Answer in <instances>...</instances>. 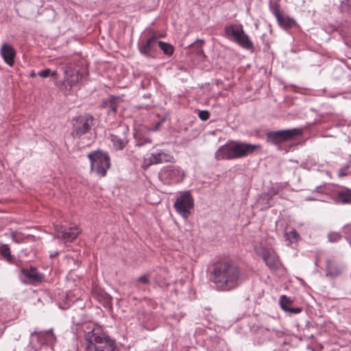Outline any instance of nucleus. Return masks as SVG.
I'll list each match as a JSON object with an SVG mask.
<instances>
[{"instance_id":"9b49d317","label":"nucleus","mask_w":351,"mask_h":351,"mask_svg":"<svg viewBox=\"0 0 351 351\" xmlns=\"http://www.w3.org/2000/svg\"><path fill=\"white\" fill-rule=\"evenodd\" d=\"M19 277L23 283L31 285H37L41 282L44 278L43 274L33 266L21 268Z\"/></svg>"},{"instance_id":"20e7f679","label":"nucleus","mask_w":351,"mask_h":351,"mask_svg":"<svg viewBox=\"0 0 351 351\" xmlns=\"http://www.w3.org/2000/svg\"><path fill=\"white\" fill-rule=\"evenodd\" d=\"M224 36L237 43L242 48L254 51V47L241 24H228L224 27Z\"/></svg>"},{"instance_id":"a19ab883","label":"nucleus","mask_w":351,"mask_h":351,"mask_svg":"<svg viewBox=\"0 0 351 351\" xmlns=\"http://www.w3.org/2000/svg\"><path fill=\"white\" fill-rule=\"evenodd\" d=\"M152 143V141L151 139L149 138H146L145 141H144V143H143L141 145H143L145 143Z\"/></svg>"},{"instance_id":"6e6552de","label":"nucleus","mask_w":351,"mask_h":351,"mask_svg":"<svg viewBox=\"0 0 351 351\" xmlns=\"http://www.w3.org/2000/svg\"><path fill=\"white\" fill-rule=\"evenodd\" d=\"M176 211L184 219H187L191 215V210L194 207V200L190 191H186L176 199L174 202Z\"/></svg>"},{"instance_id":"b1692460","label":"nucleus","mask_w":351,"mask_h":351,"mask_svg":"<svg viewBox=\"0 0 351 351\" xmlns=\"http://www.w3.org/2000/svg\"><path fill=\"white\" fill-rule=\"evenodd\" d=\"M0 254L9 263H13L14 258L11 254L10 248L8 245L3 244L0 247Z\"/></svg>"},{"instance_id":"39448f33","label":"nucleus","mask_w":351,"mask_h":351,"mask_svg":"<svg viewBox=\"0 0 351 351\" xmlns=\"http://www.w3.org/2000/svg\"><path fill=\"white\" fill-rule=\"evenodd\" d=\"M56 341V337L52 329L45 331H34L30 335L28 348L34 351H46L51 349Z\"/></svg>"},{"instance_id":"dca6fc26","label":"nucleus","mask_w":351,"mask_h":351,"mask_svg":"<svg viewBox=\"0 0 351 351\" xmlns=\"http://www.w3.org/2000/svg\"><path fill=\"white\" fill-rule=\"evenodd\" d=\"M331 199L337 204L351 205V189L347 187L335 191L331 195Z\"/></svg>"},{"instance_id":"423d86ee","label":"nucleus","mask_w":351,"mask_h":351,"mask_svg":"<svg viewBox=\"0 0 351 351\" xmlns=\"http://www.w3.org/2000/svg\"><path fill=\"white\" fill-rule=\"evenodd\" d=\"M90 162V171L99 177H104L110 167V158L107 152L98 149L87 155Z\"/></svg>"},{"instance_id":"a18cd8bd","label":"nucleus","mask_w":351,"mask_h":351,"mask_svg":"<svg viewBox=\"0 0 351 351\" xmlns=\"http://www.w3.org/2000/svg\"><path fill=\"white\" fill-rule=\"evenodd\" d=\"M166 119L165 118H162L160 121H159V122H161V125L165 121Z\"/></svg>"},{"instance_id":"c85d7f7f","label":"nucleus","mask_w":351,"mask_h":351,"mask_svg":"<svg viewBox=\"0 0 351 351\" xmlns=\"http://www.w3.org/2000/svg\"><path fill=\"white\" fill-rule=\"evenodd\" d=\"M341 8L342 12H346L351 14V0L342 1Z\"/></svg>"},{"instance_id":"5701e85b","label":"nucleus","mask_w":351,"mask_h":351,"mask_svg":"<svg viewBox=\"0 0 351 351\" xmlns=\"http://www.w3.org/2000/svg\"><path fill=\"white\" fill-rule=\"evenodd\" d=\"M279 25L284 29H289L294 27L296 25V22L293 19L289 16H282L280 21H277Z\"/></svg>"},{"instance_id":"c756f323","label":"nucleus","mask_w":351,"mask_h":351,"mask_svg":"<svg viewBox=\"0 0 351 351\" xmlns=\"http://www.w3.org/2000/svg\"><path fill=\"white\" fill-rule=\"evenodd\" d=\"M11 237L12 241L16 243H21L23 242L25 239L23 234L19 232H12Z\"/></svg>"},{"instance_id":"aec40b11","label":"nucleus","mask_w":351,"mask_h":351,"mask_svg":"<svg viewBox=\"0 0 351 351\" xmlns=\"http://www.w3.org/2000/svg\"><path fill=\"white\" fill-rule=\"evenodd\" d=\"M342 268L336 261L328 260L326 261V276L331 278H337L341 274Z\"/></svg>"},{"instance_id":"79ce46f5","label":"nucleus","mask_w":351,"mask_h":351,"mask_svg":"<svg viewBox=\"0 0 351 351\" xmlns=\"http://www.w3.org/2000/svg\"><path fill=\"white\" fill-rule=\"evenodd\" d=\"M351 228V226L346 225L343 227V230L345 232H346L348 230H350Z\"/></svg>"},{"instance_id":"f704fd0d","label":"nucleus","mask_w":351,"mask_h":351,"mask_svg":"<svg viewBox=\"0 0 351 351\" xmlns=\"http://www.w3.org/2000/svg\"><path fill=\"white\" fill-rule=\"evenodd\" d=\"M278 193V189H276L274 187L270 188L269 191H268V193H267V194L266 195V196L268 197L267 202H269L270 200L271 196L277 195ZM268 204H269V202H268Z\"/></svg>"},{"instance_id":"37998d69","label":"nucleus","mask_w":351,"mask_h":351,"mask_svg":"<svg viewBox=\"0 0 351 351\" xmlns=\"http://www.w3.org/2000/svg\"><path fill=\"white\" fill-rule=\"evenodd\" d=\"M306 199H307V200H309V201H313V200H315V198H313V197H307V198H306Z\"/></svg>"},{"instance_id":"f257e3e1","label":"nucleus","mask_w":351,"mask_h":351,"mask_svg":"<svg viewBox=\"0 0 351 351\" xmlns=\"http://www.w3.org/2000/svg\"><path fill=\"white\" fill-rule=\"evenodd\" d=\"M209 280L219 291H231L239 287L244 280L241 269L232 260L221 259L210 267Z\"/></svg>"},{"instance_id":"7ed1b4c3","label":"nucleus","mask_w":351,"mask_h":351,"mask_svg":"<svg viewBox=\"0 0 351 351\" xmlns=\"http://www.w3.org/2000/svg\"><path fill=\"white\" fill-rule=\"evenodd\" d=\"M86 351H119L116 342L99 329H92L86 332Z\"/></svg>"},{"instance_id":"f03ea898","label":"nucleus","mask_w":351,"mask_h":351,"mask_svg":"<svg viewBox=\"0 0 351 351\" xmlns=\"http://www.w3.org/2000/svg\"><path fill=\"white\" fill-rule=\"evenodd\" d=\"M261 147L260 145L232 141L230 144L221 146L217 150L215 157L218 160L240 158L253 154Z\"/></svg>"},{"instance_id":"bb28decb","label":"nucleus","mask_w":351,"mask_h":351,"mask_svg":"<svg viewBox=\"0 0 351 351\" xmlns=\"http://www.w3.org/2000/svg\"><path fill=\"white\" fill-rule=\"evenodd\" d=\"M284 236L285 239L289 241V243H291L293 240L297 241L299 237V234L295 230L285 232Z\"/></svg>"},{"instance_id":"4468645a","label":"nucleus","mask_w":351,"mask_h":351,"mask_svg":"<svg viewBox=\"0 0 351 351\" xmlns=\"http://www.w3.org/2000/svg\"><path fill=\"white\" fill-rule=\"evenodd\" d=\"M160 176L167 182H178L183 179L184 173L178 167L168 165L162 169Z\"/></svg>"},{"instance_id":"58836bf2","label":"nucleus","mask_w":351,"mask_h":351,"mask_svg":"<svg viewBox=\"0 0 351 351\" xmlns=\"http://www.w3.org/2000/svg\"><path fill=\"white\" fill-rule=\"evenodd\" d=\"M160 126H161V122L158 121V122L155 124V126H154V131H157V130H158L160 129Z\"/></svg>"},{"instance_id":"412c9836","label":"nucleus","mask_w":351,"mask_h":351,"mask_svg":"<svg viewBox=\"0 0 351 351\" xmlns=\"http://www.w3.org/2000/svg\"><path fill=\"white\" fill-rule=\"evenodd\" d=\"M203 43L202 40H198L189 45L190 52L195 54L197 58L201 60H203L206 57L203 51Z\"/></svg>"},{"instance_id":"ddd939ff","label":"nucleus","mask_w":351,"mask_h":351,"mask_svg":"<svg viewBox=\"0 0 351 351\" xmlns=\"http://www.w3.org/2000/svg\"><path fill=\"white\" fill-rule=\"evenodd\" d=\"M56 238L62 239L64 242H71L76 239L80 231L75 226L73 227H66L62 225H56Z\"/></svg>"},{"instance_id":"72a5a7b5","label":"nucleus","mask_w":351,"mask_h":351,"mask_svg":"<svg viewBox=\"0 0 351 351\" xmlns=\"http://www.w3.org/2000/svg\"><path fill=\"white\" fill-rule=\"evenodd\" d=\"M350 166L348 165L344 166L343 167L341 168L338 171V176L339 177H343L346 176L348 174V171L349 169Z\"/></svg>"},{"instance_id":"7c9ffc66","label":"nucleus","mask_w":351,"mask_h":351,"mask_svg":"<svg viewBox=\"0 0 351 351\" xmlns=\"http://www.w3.org/2000/svg\"><path fill=\"white\" fill-rule=\"evenodd\" d=\"M328 239L330 242H337L341 239V235L338 232H330Z\"/></svg>"},{"instance_id":"c9c22d12","label":"nucleus","mask_w":351,"mask_h":351,"mask_svg":"<svg viewBox=\"0 0 351 351\" xmlns=\"http://www.w3.org/2000/svg\"><path fill=\"white\" fill-rule=\"evenodd\" d=\"M302 308L301 307H295V308H292V307H289L287 310H286V312H288L291 314H297V313H299L302 311Z\"/></svg>"},{"instance_id":"ea45409f","label":"nucleus","mask_w":351,"mask_h":351,"mask_svg":"<svg viewBox=\"0 0 351 351\" xmlns=\"http://www.w3.org/2000/svg\"><path fill=\"white\" fill-rule=\"evenodd\" d=\"M110 300L111 298L109 295H106L104 296L105 302L108 303L110 301Z\"/></svg>"},{"instance_id":"4be33fe9","label":"nucleus","mask_w":351,"mask_h":351,"mask_svg":"<svg viewBox=\"0 0 351 351\" xmlns=\"http://www.w3.org/2000/svg\"><path fill=\"white\" fill-rule=\"evenodd\" d=\"M110 141L116 150H122L128 144V141L126 137H121L117 134H111L110 135Z\"/></svg>"},{"instance_id":"a878e982","label":"nucleus","mask_w":351,"mask_h":351,"mask_svg":"<svg viewBox=\"0 0 351 351\" xmlns=\"http://www.w3.org/2000/svg\"><path fill=\"white\" fill-rule=\"evenodd\" d=\"M292 303V300L290 298L282 295L280 298V305L282 310H286L289 307V305Z\"/></svg>"},{"instance_id":"e433bc0d","label":"nucleus","mask_w":351,"mask_h":351,"mask_svg":"<svg viewBox=\"0 0 351 351\" xmlns=\"http://www.w3.org/2000/svg\"><path fill=\"white\" fill-rule=\"evenodd\" d=\"M137 281L145 285L150 283V281L147 275H143L138 278Z\"/></svg>"},{"instance_id":"1a4fd4ad","label":"nucleus","mask_w":351,"mask_h":351,"mask_svg":"<svg viewBox=\"0 0 351 351\" xmlns=\"http://www.w3.org/2000/svg\"><path fill=\"white\" fill-rule=\"evenodd\" d=\"M299 129H291L285 130L269 131L266 133L267 142L278 145L282 143L293 139L301 134Z\"/></svg>"},{"instance_id":"cd10ccee","label":"nucleus","mask_w":351,"mask_h":351,"mask_svg":"<svg viewBox=\"0 0 351 351\" xmlns=\"http://www.w3.org/2000/svg\"><path fill=\"white\" fill-rule=\"evenodd\" d=\"M50 75H51L52 77L56 78L57 72L53 71L51 73V71L50 69H46L43 71H40L38 73V76L44 77V78L49 77Z\"/></svg>"},{"instance_id":"393cba45","label":"nucleus","mask_w":351,"mask_h":351,"mask_svg":"<svg viewBox=\"0 0 351 351\" xmlns=\"http://www.w3.org/2000/svg\"><path fill=\"white\" fill-rule=\"evenodd\" d=\"M158 45L165 55L170 56L173 53V47L169 43H165L162 41H158Z\"/></svg>"},{"instance_id":"6ab92c4d","label":"nucleus","mask_w":351,"mask_h":351,"mask_svg":"<svg viewBox=\"0 0 351 351\" xmlns=\"http://www.w3.org/2000/svg\"><path fill=\"white\" fill-rule=\"evenodd\" d=\"M120 101V97L110 95L108 99H104L101 101V107L107 109L108 114L112 112L115 113L117 111V105Z\"/></svg>"},{"instance_id":"a211bd4d","label":"nucleus","mask_w":351,"mask_h":351,"mask_svg":"<svg viewBox=\"0 0 351 351\" xmlns=\"http://www.w3.org/2000/svg\"><path fill=\"white\" fill-rule=\"evenodd\" d=\"M171 156L164 153L159 152L156 154H152L150 156L144 160V165L149 167L152 165L158 164L163 162H168L170 160Z\"/></svg>"},{"instance_id":"49530a36","label":"nucleus","mask_w":351,"mask_h":351,"mask_svg":"<svg viewBox=\"0 0 351 351\" xmlns=\"http://www.w3.org/2000/svg\"><path fill=\"white\" fill-rule=\"evenodd\" d=\"M73 322L74 324H75L76 325H79V324H80V323H79V322H76V321L75 320V318H74V317H73Z\"/></svg>"},{"instance_id":"0eeeda50","label":"nucleus","mask_w":351,"mask_h":351,"mask_svg":"<svg viewBox=\"0 0 351 351\" xmlns=\"http://www.w3.org/2000/svg\"><path fill=\"white\" fill-rule=\"evenodd\" d=\"M93 117L84 114L73 119V130L71 135L73 138H80L88 133L93 125Z\"/></svg>"},{"instance_id":"4c0bfd02","label":"nucleus","mask_w":351,"mask_h":351,"mask_svg":"<svg viewBox=\"0 0 351 351\" xmlns=\"http://www.w3.org/2000/svg\"><path fill=\"white\" fill-rule=\"evenodd\" d=\"M324 188V185H319V186H317L315 189V191L317 192V193H323V189Z\"/></svg>"},{"instance_id":"f8f14e48","label":"nucleus","mask_w":351,"mask_h":351,"mask_svg":"<svg viewBox=\"0 0 351 351\" xmlns=\"http://www.w3.org/2000/svg\"><path fill=\"white\" fill-rule=\"evenodd\" d=\"M86 73L84 69H80L77 67L73 68L66 66L64 69V81L63 84L66 88L67 86L72 88L73 86L77 84L82 79Z\"/></svg>"},{"instance_id":"2eb2a0df","label":"nucleus","mask_w":351,"mask_h":351,"mask_svg":"<svg viewBox=\"0 0 351 351\" xmlns=\"http://www.w3.org/2000/svg\"><path fill=\"white\" fill-rule=\"evenodd\" d=\"M157 37L153 36L139 45V51L147 58H154L157 50Z\"/></svg>"},{"instance_id":"9d476101","label":"nucleus","mask_w":351,"mask_h":351,"mask_svg":"<svg viewBox=\"0 0 351 351\" xmlns=\"http://www.w3.org/2000/svg\"><path fill=\"white\" fill-rule=\"evenodd\" d=\"M257 254L264 261L271 270L277 271L280 268V261L278 256L269 248L260 247L256 250Z\"/></svg>"},{"instance_id":"c03bdc74","label":"nucleus","mask_w":351,"mask_h":351,"mask_svg":"<svg viewBox=\"0 0 351 351\" xmlns=\"http://www.w3.org/2000/svg\"><path fill=\"white\" fill-rule=\"evenodd\" d=\"M150 96H151V95H150V94H147V95H143V97H145V98H149V97H150Z\"/></svg>"},{"instance_id":"de8ad7c7","label":"nucleus","mask_w":351,"mask_h":351,"mask_svg":"<svg viewBox=\"0 0 351 351\" xmlns=\"http://www.w3.org/2000/svg\"><path fill=\"white\" fill-rule=\"evenodd\" d=\"M31 75H32V76H35V74L32 73V74H31Z\"/></svg>"},{"instance_id":"473e14b6","label":"nucleus","mask_w":351,"mask_h":351,"mask_svg":"<svg viewBox=\"0 0 351 351\" xmlns=\"http://www.w3.org/2000/svg\"><path fill=\"white\" fill-rule=\"evenodd\" d=\"M198 116L201 120L207 121L210 117V112L208 110H200Z\"/></svg>"},{"instance_id":"2f4dec72","label":"nucleus","mask_w":351,"mask_h":351,"mask_svg":"<svg viewBox=\"0 0 351 351\" xmlns=\"http://www.w3.org/2000/svg\"><path fill=\"white\" fill-rule=\"evenodd\" d=\"M271 10L274 15L276 16L277 21H280V17L282 15L280 13L279 5L278 4H275L271 7Z\"/></svg>"},{"instance_id":"f3484780","label":"nucleus","mask_w":351,"mask_h":351,"mask_svg":"<svg viewBox=\"0 0 351 351\" xmlns=\"http://www.w3.org/2000/svg\"><path fill=\"white\" fill-rule=\"evenodd\" d=\"M1 54L5 63L10 66L13 65L16 51L10 45L7 43H3L1 48Z\"/></svg>"}]
</instances>
